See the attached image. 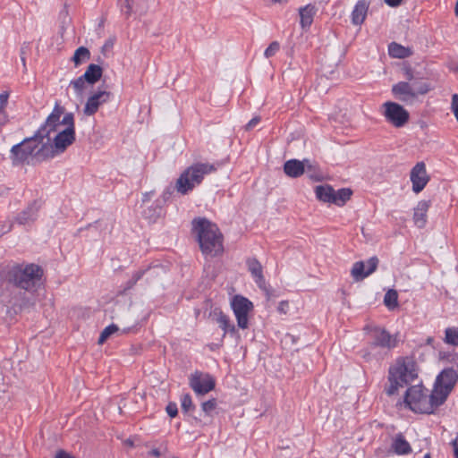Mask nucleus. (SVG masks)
<instances>
[{
    "mask_svg": "<svg viewBox=\"0 0 458 458\" xmlns=\"http://www.w3.org/2000/svg\"><path fill=\"white\" fill-rule=\"evenodd\" d=\"M43 268L34 263H14L0 271V299L20 310L32 308L36 293L43 284Z\"/></svg>",
    "mask_w": 458,
    "mask_h": 458,
    "instance_id": "obj_1",
    "label": "nucleus"
},
{
    "mask_svg": "<svg viewBox=\"0 0 458 458\" xmlns=\"http://www.w3.org/2000/svg\"><path fill=\"white\" fill-rule=\"evenodd\" d=\"M217 170L216 164L196 162L188 166L179 176L175 187H167L162 193L160 199H157L159 203L165 204L171 199L175 189L180 194L186 195L199 185L205 175L210 174Z\"/></svg>",
    "mask_w": 458,
    "mask_h": 458,
    "instance_id": "obj_2",
    "label": "nucleus"
},
{
    "mask_svg": "<svg viewBox=\"0 0 458 458\" xmlns=\"http://www.w3.org/2000/svg\"><path fill=\"white\" fill-rule=\"evenodd\" d=\"M191 225L202 254L210 258L221 256L224 252V236L217 225L206 217H196Z\"/></svg>",
    "mask_w": 458,
    "mask_h": 458,
    "instance_id": "obj_3",
    "label": "nucleus"
},
{
    "mask_svg": "<svg viewBox=\"0 0 458 458\" xmlns=\"http://www.w3.org/2000/svg\"><path fill=\"white\" fill-rule=\"evenodd\" d=\"M402 71L407 81H399L392 87L393 95L400 101L412 104L420 95H426L432 89L421 72L410 64L404 65Z\"/></svg>",
    "mask_w": 458,
    "mask_h": 458,
    "instance_id": "obj_4",
    "label": "nucleus"
},
{
    "mask_svg": "<svg viewBox=\"0 0 458 458\" xmlns=\"http://www.w3.org/2000/svg\"><path fill=\"white\" fill-rule=\"evenodd\" d=\"M417 377L416 362L411 358H399L395 364L388 369L389 386L385 387V392L388 396H392L400 387L411 384Z\"/></svg>",
    "mask_w": 458,
    "mask_h": 458,
    "instance_id": "obj_5",
    "label": "nucleus"
},
{
    "mask_svg": "<svg viewBox=\"0 0 458 458\" xmlns=\"http://www.w3.org/2000/svg\"><path fill=\"white\" fill-rule=\"evenodd\" d=\"M46 139L47 141L41 144L38 154L40 157L51 159L64 153L75 141V131H71V129H64L55 136L52 144L50 143V136Z\"/></svg>",
    "mask_w": 458,
    "mask_h": 458,
    "instance_id": "obj_6",
    "label": "nucleus"
},
{
    "mask_svg": "<svg viewBox=\"0 0 458 458\" xmlns=\"http://www.w3.org/2000/svg\"><path fill=\"white\" fill-rule=\"evenodd\" d=\"M428 390L420 384L410 386L404 394V403L416 413L428 414Z\"/></svg>",
    "mask_w": 458,
    "mask_h": 458,
    "instance_id": "obj_7",
    "label": "nucleus"
},
{
    "mask_svg": "<svg viewBox=\"0 0 458 458\" xmlns=\"http://www.w3.org/2000/svg\"><path fill=\"white\" fill-rule=\"evenodd\" d=\"M384 116L386 120L396 128L404 126L409 119V112L396 102L387 101L383 104Z\"/></svg>",
    "mask_w": 458,
    "mask_h": 458,
    "instance_id": "obj_8",
    "label": "nucleus"
},
{
    "mask_svg": "<svg viewBox=\"0 0 458 458\" xmlns=\"http://www.w3.org/2000/svg\"><path fill=\"white\" fill-rule=\"evenodd\" d=\"M232 310L237 320V326L242 329L249 327V312L253 310V303L242 295H235L231 301Z\"/></svg>",
    "mask_w": 458,
    "mask_h": 458,
    "instance_id": "obj_9",
    "label": "nucleus"
},
{
    "mask_svg": "<svg viewBox=\"0 0 458 458\" xmlns=\"http://www.w3.org/2000/svg\"><path fill=\"white\" fill-rule=\"evenodd\" d=\"M189 386L197 395H205L216 387V379L209 374L196 370L189 377Z\"/></svg>",
    "mask_w": 458,
    "mask_h": 458,
    "instance_id": "obj_10",
    "label": "nucleus"
},
{
    "mask_svg": "<svg viewBox=\"0 0 458 458\" xmlns=\"http://www.w3.org/2000/svg\"><path fill=\"white\" fill-rule=\"evenodd\" d=\"M371 342L369 344V348L373 349L375 347L386 348V349H393L396 346L397 340L395 337H393L384 328L374 327L371 331Z\"/></svg>",
    "mask_w": 458,
    "mask_h": 458,
    "instance_id": "obj_11",
    "label": "nucleus"
},
{
    "mask_svg": "<svg viewBox=\"0 0 458 458\" xmlns=\"http://www.w3.org/2000/svg\"><path fill=\"white\" fill-rule=\"evenodd\" d=\"M410 178L412 182V191L415 193L420 192L429 181L427 174L426 165L423 162L417 163L411 169Z\"/></svg>",
    "mask_w": 458,
    "mask_h": 458,
    "instance_id": "obj_12",
    "label": "nucleus"
},
{
    "mask_svg": "<svg viewBox=\"0 0 458 458\" xmlns=\"http://www.w3.org/2000/svg\"><path fill=\"white\" fill-rule=\"evenodd\" d=\"M111 95V92L106 90H98V92H95L88 98L83 108L84 114L88 116L95 114L101 105L109 101Z\"/></svg>",
    "mask_w": 458,
    "mask_h": 458,
    "instance_id": "obj_13",
    "label": "nucleus"
},
{
    "mask_svg": "<svg viewBox=\"0 0 458 458\" xmlns=\"http://www.w3.org/2000/svg\"><path fill=\"white\" fill-rule=\"evenodd\" d=\"M457 381L458 370L454 368H445L437 375L435 384L451 393Z\"/></svg>",
    "mask_w": 458,
    "mask_h": 458,
    "instance_id": "obj_14",
    "label": "nucleus"
},
{
    "mask_svg": "<svg viewBox=\"0 0 458 458\" xmlns=\"http://www.w3.org/2000/svg\"><path fill=\"white\" fill-rule=\"evenodd\" d=\"M30 140H22L21 142L13 145L10 150L9 158L13 166H19L25 163H29V151L25 143H29Z\"/></svg>",
    "mask_w": 458,
    "mask_h": 458,
    "instance_id": "obj_15",
    "label": "nucleus"
},
{
    "mask_svg": "<svg viewBox=\"0 0 458 458\" xmlns=\"http://www.w3.org/2000/svg\"><path fill=\"white\" fill-rule=\"evenodd\" d=\"M246 265L259 288L262 291H267V283L260 262L256 258H248Z\"/></svg>",
    "mask_w": 458,
    "mask_h": 458,
    "instance_id": "obj_16",
    "label": "nucleus"
},
{
    "mask_svg": "<svg viewBox=\"0 0 458 458\" xmlns=\"http://www.w3.org/2000/svg\"><path fill=\"white\" fill-rule=\"evenodd\" d=\"M24 140H30L29 143H25L24 146H27L30 157L33 161L40 163L49 159L40 157L38 154L40 150L41 144L45 143V138L41 134H38V131H36L31 137H27Z\"/></svg>",
    "mask_w": 458,
    "mask_h": 458,
    "instance_id": "obj_17",
    "label": "nucleus"
},
{
    "mask_svg": "<svg viewBox=\"0 0 458 458\" xmlns=\"http://www.w3.org/2000/svg\"><path fill=\"white\" fill-rule=\"evenodd\" d=\"M40 207L41 205L38 200H33L16 216L15 222L21 225L32 224L37 219Z\"/></svg>",
    "mask_w": 458,
    "mask_h": 458,
    "instance_id": "obj_18",
    "label": "nucleus"
},
{
    "mask_svg": "<svg viewBox=\"0 0 458 458\" xmlns=\"http://www.w3.org/2000/svg\"><path fill=\"white\" fill-rule=\"evenodd\" d=\"M450 392H447L437 385H434V389L430 394H428V414L434 413L435 410L442 405L447 399Z\"/></svg>",
    "mask_w": 458,
    "mask_h": 458,
    "instance_id": "obj_19",
    "label": "nucleus"
},
{
    "mask_svg": "<svg viewBox=\"0 0 458 458\" xmlns=\"http://www.w3.org/2000/svg\"><path fill=\"white\" fill-rule=\"evenodd\" d=\"M167 267L163 264H152L145 268H140L139 272L143 273V279L147 284H150L161 278L167 273Z\"/></svg>",
    "mask_w": 458,
    "mask_h": 458,
    "instance_id": "obj_20",
    "label": "nucleus"
},
{
    "mask_svg": "<svg viewBox=\"0 0 458 458\" xmlns=\"http://www.w3.org/2000/svg\"><path fill=\"white\" fill-rule=\"evenodd\" d=\"M370 0H358L351 14L352 23L356 26L361 25L368 13Z\"/></svg>",
    "mask_w": 458,
    "mask_h": 458,
    "instance_id": "obj_21",
    "label": "nucleus"
},
{
    "mask_svg": "<svg viewBox=\"0 0 458 458\" xmlns=\"http://www.w3.org/2000/svg\"><path fill=\"white\" fill-rule=\"evenodd\" d=\"M284 174L291 178H298L305 173L303 160L290 159L284 164Z\"/></svg>",
    "mask_w": 458,
    "mask_h": 458,
    "instance_id": "obj_22",
    "label": "nucleus"
},
{
    "mask_svg": "<svg viewBox=\"0 0 458 458\" xmlns=\"http://www.w3.org/2000/svg\"><path fill=\"white\" fill-rule=\"evenodd\" d=\"M430 207L429 200H420L414 208L413 221L419 228H423L427 224V212Z\"/></svg>",
    "mask_w": 458,
    "mask_h": 458,
    "instance_id": "obj_23",
    "label": "nucleus"
},
{
    "mask_svg": "<svg viewBox=\"0 0 458 458\" xmlns=\"http://www.w3.org/2000/svg\"><path fill=\"white\" fill-rule=\"evenodd\" d=\"M165 215V208L162 203L158 201L153 202L150 206L145 208L142 212L143 217L149 223H155L158 218Z\"/></svg>",
    "mask_w": 458,
    "mask_h": 458,
    "instance_id": "obj_24",
    "label": "nucleus"
},
{
    "mask_svg": "<svg viewBox=\"0 0 458 458\" xmlns=\"http://www.w3.org/2000/svg\"><path fill=\"white\" fill-rule=\"evenodd\" d=\"M61 125L60 117L55 114H49L45 123L37 130L45 139L50 136V133L55 131L57 127Z\"/></svg>",
    "mask_w": 458,
    "mask_h": 458,
    "instance_id": "obj_25",
    "label": "nucleus"
},
{
    "mask_svg": "<svg viewBox=\"0 0 458 458\" xmlns=\"http://www.w3.org/2000/svg\"><path fill=\"white\" fill-rule=\"evenodd\" d=\"M394 454L398 455H405L411 453L412 449L409 442L405 439L402 433L395 436L391 445Z\"/></svg>",
    "mask_w": 458,
    "mask_h": 458,
    "instance_id": "obj_26",
    "label": "nucleus"
},
{
    "mask_svg": "<svg viewBox=\"0 0 458 458\" xmlns=\"http://www.w3.org/2000/svg\"><path fill=\"white\" fill-rule=\"evenodd\" d=\"M315 194L316 198L322 202L325 203H332L334 204L335 199V190L329 184H322L315 187Z\"/></svg>",
    "mask_w": 458,
    "mask_h": 458,
    "instance_id": "obj_27",
    "label": "nucleus"
},
{
    "mask_svg": "<svg viewBox=\"0 0 458 458\" xmlns=\"http://www.w3.org/2000/svg\"><path fill=\"white\" fill-rule=\"evenodd\" d=\"M301 17V26L302 29L310 28L313 22V18L316 13V8L312 4H307L299 10Z\"/></svg>",
    "mask_w": 458,
    "mask_h": 458,
    "instance_id": "obj_28",
    "label": "nucleus"
},
{
    "mask_svg": "<svg viewBox=\"0 0 458 458\" xmlns=\"http://www.w3.org/2000/svg\"><path fill=\"white\" fill-rule=\"evenodd\" d=\"M103 69L100 65L90 64L82 75L83 79L87 81V83L93 85L101 79Z\"/></svg>",
    "mask_w": 458,
    "mask_h": 458,
    "instance_id": "obj_29",
    "label": "nucleus"
},
{
    "mask_svg": "<svg viewBox=\"0 0 458 458\" xmlns=\"http://www.w3.org/2000/svg\"><path fill=\"white\" fill-rule=\"evenodd\" d=\"M388 54L391 57L403 59L411 56L413 52L410 47H405L396 42H391L388 45Z\"/></svg>",
    "mask_w": 458,
    "mask_h": 458,
    "instance_id": "obj_30",
    "label": "nucleus"
},
{
    "mask_svg": "<svg viewBox=\"0 0 458 458\" xmlns=\"http://www.w3.org/2000/svg\"><path fill=\"white\" fill-rule=\"evenodd\" d=\"M142 279L143 273L139 272V270L134 271L131 274V278L119 287V290L117 291V295H126L128 292L131 291L137 284V283Z\"/></svg>",
    "mask_w": 458,
    "mask_h": 458,
    "instance_id": "obj_31",
    "label": "nucleus"
},
{
    "mask_svg": "<svg viewBox=\"0 0 458 458\" xmlns=\"http://www.w3.org/2000/svg\"><path fill=\"white\" fill-rule=\"evenodd\" d=\"M303 163H305V172L310 180L314 182H320L323 180L321 171L315 162H311L310 159L304 158Z\"/></svg>",
    "mask_w": 458,
    "mask_h": 458,
    "instance_id": "obj_32",
    "label": "nucleus"
},
{
    "mask_svg": "<svg viewBox=\"0 0 458 458\" xmlns=\"http://www.w3.org/2000/svg\"><path fill=\"white\" fill-rule=\"evenodd\" d=\"M352 191L350 188H342L337 191H335V199L334 204L338 207H343L345 203L351 199L352 196Z\"/></svg>",
    "mask_w": 458,
    "mask_h": 458,
    "instance_id": "obj_33",
    "label": "nucleus"
},
{
    "mask_svg": "<svg viewBox=\"0 0 458 458\" xmlns=\"http://www.w3.org/2000/svg\"><path fill=\"white\" fill-rule=\"evenodd\" d=\"M219 327L224 331L223 338L225 336L226 334H230L231 335L237 334V329L233 323L230 320L229 317L227 315L220 316V318L216 322Z\"/></svg>",
    "mask_w": 458,
    "mask_h": 458,
    "instance_id": "obj_34",
    "label": "nucleus"
},
{
    "mask_svg": "<svg viewBox=\"0 0 458 458\" xmlns=\"http://www.w3.org/2000/svg\"><path fill=\"white\" fill-rule=\"evenodd\" d=\"M443 341L449 345L458 346V327H447L445 330V337Z\"/></svg>",
    "mask_w": 458,
    "mask_h": 458,
    "instance_id": "obj_35",
    "label": "nucleus"
},
{
    "mask_svg": "<svg viewBox=\"0 0 458 458\" xmlns=\"http://www.w3.org/2000/svg\"><path fill=\"white\" fill-rule=\"evenodd\" d=\"M89 50L85 47H80L75 50L74 55L72 56V61L74 62L75 66H78L83 61L89 60Z\"/></svg>",
    "mask_w": 458,
    "mask_h": 458,
    "instance_id": "obj_36",
    "label": "nucleus"
},
{
    "mask_svg": "<svg viewBox=\"0 0 458 458\" xmlns=\"http://www.w3.org/2000/svg\"><path fill=\"white\" fill-rule=\"evenodd\" d=\"M352 276L356 281L362 280L369 275L366 274L365 264L363 261H357L353 264L352 268Z\"/></svg>",
    "mask_w": 458,
    "mask_h": 458,
    "instance_id": "obj_37",
    "label": "nucleus"
},
{
    "mask_svg": "<svg viewBox=\"0 0 458 458\" xmlns=\"http://www.w3.org/2000/svg\"><path fill=\"white\" fill-rule=\"evenodd\" d=\"M384 303L390 310H393L394 308L397 307L398 306L397 292L394 289L388 290L385 294Z\"/></svg>",
    "mask_w": 458,
    "mask_h": 458,
    "instance_id": "obj_38",
    "label": "nucleus"
},
{
    "mask_svg": "<svg viewBox=\"0 0 458 458\" xmlns=\"http://www.w3.org/2000/svg\"><path fill=\"white\" fill-rule=\"evenodd\" d=\"M181 407H182V412H184V413H188L191 411H194L195 410L196 407L193 404L191 396V394L189 393H186V394L182 395V397H181Z\"/></svg>",
    "mask_w": 458,
    "mask_h": 458,
    "instance_id": "obj_39",
    "label": "nucleus"
},
{
    "mask_svg": "<svg viewBox=\"0 0 458 458\" xmlns=\"http://www.w3.org/2000/svg\"><path fill=\"white\" fill-rule=\"evenodd\" d=\"M119 330L118 327L114 324H111L104 328L101 332L98 343L99 344H104L113 334Z\"/></svg>",
    "mask_w": 458,
    "mask_h": 458,
    "instance_id": "obj_40",
    "label": "nucleus"
},
{
    "mask_svg": "<svg viewBox=\"0 0 458 458\" xmlns=\"http://www.w3.org/2000/svg\"><path fill=\"white\" fill-rule=\"evenodd\" d=\"M87 83V81L83 79V75L80 76L76 80H73L70 82V86H72L76 94L78 96H81L83 93V90L85 89V84Z\"/></svg>",
    "mask_w": 458,
    "mask_h": 458,
    "instance_id": "obj_41",
    "label": "nucleus"
},
{
    "mask_svg": "<svg viewBox=\"0 0 458 458\" xmlns=\"http://www.w3.org/2000/svg\"><path fill=\"white\" fill-rule=\"evenodd\" d=\"M217 402L216 398H211L201 403V410L207 416H211L212 411L216 408Z\"/></svg>",
    "mask_w": 458,
    "mask_h": 458,
    "instance_id": "obj_42",
    "label": "nucleus"
},
{
    "mask_svg": "<svg viewBox=\"0 0 458 458\" xmlns=\"http://www.w3.org/2000/svg\"><path fill=\"white\" fill-rule=\"evenodd\" d=\"M61 124L66 125L65 129H71V131H75L74 115L72 113H66L61 121Z\"/></svg>",
    "mask_w": 458,
    "mask_h": 458,
    "instance_id": "obj_43",
    "label": "nucleus"
},
{
    "mask_svg": "<svg viewBox=\"0 0 458 458\" xmlns=\"http://www.w3.org/2000/svg\"><path fill=\"white\" fill-rule=\"evenodd\" d=\"M280 49V44L277 41H273L269 44V46L266 48L264 52V55L266 58H270L274 56Z\"/></svg>",
    "mask_w": 458,
    "mask_h": 458,
    "instance_id": "obj_44",
    "label": "nucleus"
},
{
    "mask_svg": "<svg viewBox=\"0 0 458 458\" xmlns=\"http://www.w3.org/2000/svg\"><path fill=\"white\" fill-rule=\"evenodd\" d=\"M438 355L440 360L447 362H455L458 357L454 352H439Z\"/></svg>",
    "mask_w": 458,
    "mask_h": 458,
    "instance_id": "obj_45",
    "label": "nucleus"
},
{
    "mask_svg": "<svg viewBox=\"0 0 458 458\" xmlns=\"http://www.w3.org/2000/svg\"><path fill=\"white\" fill-rule=\"evenodd\" d=\"M118 4L121 7V11L125 14L126 17H129L131 13V0H118Z\"/></svg>",
    "mask_w": 458,
    "mask_h": 458,
    "instance_id": "obj_46",
    "label": "nucleus"
},
{
    "mask_svg": "<svg viewBox=\"0 0 458 458\" xmlns=\"http://www.w3.org/2000/svg\"><path fill=\"white\" fill-rule=\"evenodd\" d=\"M377 265H378V259L376 256L371 257L368 260V267L366 269V274L365 275H369V276L370 274L375 272L377 267Z\"/></svg>",
    "mask_w": 458,
    "mask_h": 458,
    "instance_id": "obj_47",
    "label": "nucleus"
},
{
    "mask_svg": "<svg viewBox=\"0 0 458 458\" xmlns=\"http://www.w3.org/2000/svg\"><path fill=\"white\" fill-rule=\"evenodd\" d=\"M165 411L171 418L176 417L178 414L177 404L174 402L168 403V404L165 407Z\"/></svg>",
    "mask_w": 458,
    "mask_h": 458,
    "instance_id": "obj_48",
    "label": "nucleus"
},
{
    "mask_svg": "<svg viewBox=\"0 0 458 458\" xmlns=\"http://www.w3.org/2000/svg\"><path fill=\"white\" fill-rule=\"evenodd\" d=\"M225 313L222 311V310L220 308H214L213 310H211L208 313V318H211L212 320L217 322L218 319L220 318V316H224Z\"/></svg>",
    "mask_w": 458,
    "mask_h": 458,
    "instance_id": "obj_49",
    "label": "nucleus"
},
{
    "mask_svg": "<svg viewBox=\"0 0 458 458\" xmlns=\"http://www.w3.org/2000/svg\"><path fill=\"white\" fill-rule=\"evenodd\" d=\"M452 111L458 122V94H454L452 96V104H451Z\"/></svg>",
    "mask_w": 458,
    "mask_h": 458,
    "instance_id": "obj_50",
    "label": "nucleus"
},
{
    "mask_svg": "<svg viewBox=\"0 0 458 458\" xmlns=\"http://www.w3.org/2000/svg\"><path fill=\"white\" fill-rule=\"evenodd\" d=\"M9 93L4 91L0 94V109L6 108L8 103Z\"/></svg>",
    "mask_w": 458,
    "mask_h": 458,
    "instance_id": "obj_51",
    "label": "nucleus"
},
{
    "mask_svg": "<svg viewBox=\"0 0 458 458\" xmlns=\"http://www.w3.org/2000/svg\"><path fill=\"white\" fill-rule=\"evenodd\" d=\"M64 113V107L60 106L58 102L55 103L54 109L50 114H55L56 117H61Z\"/></svg>",
    "mask_w": 458,
    "mask_h": 458,
    "instance_id": "obj_52",
    "label": "nucleus"
},
{
    "mask_svg": "<svg viewBox=\"0 0 458 458\" xmlns=\"http://www.w3.org/2000/svg\"><path fill=\"white\" fill-rule=\"evenodd\" d=\"M260 122L259 116L253 117L245 126L247 131L253 129Z\"/></svg>",
    "mask_w": 458,
    "mask_h": 458,
    "instance_id": "obj_53",
    "label": "nucleus"
},
{
    "mask_svg": "<svg viewBox=\"0 0 458 458\" xmlns=\"http://www.w3.org/2000/svg\"><path fill=\"white\" fill-rule=\"evenodd\" d=\"M8 122V114L5 108L0 109V126L4 125Z\"/></svg>",
    "mask_w": 458,
    "mask_h": 458,
    "instance_id": "obj_54",
    "label": "nucleus"
},
{
    "mask_svg": "<svg viewBox=\"0 0 458 458\" xmlns=\"http://www.w3.org/2000/svg\"><path fill=\"white\" fill-rule=\"evenodd\" d=\"M288 306H289V303H288L287 301H282L279 302V305L277 307V310L280 313L285 314L287 312Z\"/></svg>",
    "mask_w": 458,
    "mask_h": 458,
    "instance_id": "obj_55",
    "label": "nucleus"
},
{
    "mask_svg": "<svg viewBox=\"0 0 458 458\" xmlns=\"http://www.w3.org/2000/svg\"><path fill=\"white\" fill-rule=\"evenodd\" d=\"M385 3L390 7H398L402 4L403 0H385Z\"/></svg>",
    "mask_w": 458,
    "mask_h": 458,
    "instance_id": "obj_56",
    "label": "nucleus"
},
{
    "mask_svg": "<svg viewBox=\"0 0 458 458\" xmlns=\"http://www.w3.org/2000/svg\"><path fill=\"white\" fill-rule=\"evenodd\" d=\"M55 458H74V457L64 450H59L55 454Z\"/></svg>",
    "mask_w": 458,
    "mask_h": 458,
    "instance_id": "obj_57",
    "label": "nucleus"
},
{
    "mask_svg": "<svg viewBox=\"0 0 458 458\" xmlns=\"http://www.w3.org/2000/svg\"><path fill=\"white\" fill-rule=\"evenodd\" d=\"M114 46V39L112 38H109L106 41V43L104 44L103 47H102V50H106V49H108V48H112Z\"/></svg>",
    "mask_w": 458,
    "mask_h": 458,
    "instance_id": "obj_58",
    "label": "nucleus"
},
{
    "mask_svg": "<svg viewBox=\"0 0 458 458\" xmlns=\"http://www.w3.org/2000/svg\"><path fill=\"white\" fill-rule=\"evenodd\" d=\"M450 445L454 449V455H456V452H458V441L457 438L451 441Z\"/></svg>",
    "mask_w": 458,
    "mask_h": 458,
    "instance_id": "obj_59",
    "label": "nucleus"
},
{
    "mask_svg": "<svg viewBox=\"0 0 458 458\" xmlns=\"http://www.w3.org/2000/svg\"><path fill=\"white\" fill-rule=\"evenodd\" d=\"M267 296V299H270L271 297L275 296L274 290L271 289L269 286L267 285V291H263Z\"/></svg>",
    "mask_w": 458,
    "mask_h": 458,
    "instance_id": "obj_60",
    "label": "nucleus"
},
{
    "mask_svg": "<svg viewBox=\"0 0 458 458\" xmlns=\"http://www.w3.org/2000/svg\"><path fill=\"white\" fill-rule=\"evenodd\" d=\"M152 194V191L144 193L142 196V202L149 201Z\"/></svg>",
    "mask_w": 458,
    "mask_h": 458,
    "instance_id": "obj_61",
    "label": "nucleus"
},
{
    "mask_svg": "<svg viewBox=\"0 0 458 458\" xmlns=\"http://www.w3.org/2000/svg\"><path fill=\"white\" fill-rule=\"evenodd\" d=\"M24 55H25V52H24L23 48H21V60L24 69H26V58H25Z\"/></svg>",
    "mask_w": 458,
    "mask_h": 458,
    "instance_id": "obj_62",
    "label": "nucleus"
},
{
    "mask_svg": "<svg viewBox=\"0 0 458 458\" xmlns=\"http://www.w3.org/2000/svg\"><path fill=\"white\" fill-rule=\"evenodd\" d=\"M149 454L155 457H159L161 455L160 451L157 448L152 449Z\"/></svg>",
    "mask_w": 458,
    "mask_h": 458,
    "instance_id": "obj_63",
    "label": "nucleus"
},
{
    "mask_svg": "<svg viewBox=\"0 0 458 458\" xmlns=\"http://www.w3.org/2000/svg\"><path fill=\"white\" fill-rule=\"evenodd\" d=\"M98 225V221H95L93 224H89L85 229H90V228H97V225Z\"/></svg>",
    "mask_w": 458,
    "mask_h": 458,
    "instance_id": "obj_64",
    "label": "nucleus"
}]
</instances>
